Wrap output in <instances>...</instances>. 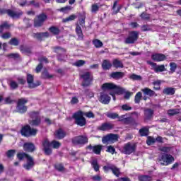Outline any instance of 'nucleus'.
<instances>
[{"mask_svg": "<svg viewBox=\"0 0 181 181\" xmlns=\"http://www.w3.org/2000/svg\"><path fill=\"white\" fill-rule=\"evenodd\" d=\"M28 116L29 118H30V119L28 120L29 124H25L21 127L20 130L21 136H24V138H31V136H36L38 132V130L36 129V127H40V124H42L40 112L35 110L30 111L28 112Z\"/></svg>", "mask_w": 181, "mask_h": 181, "instance_id": "f257e3e1", "label": "nucleus"}, {"mask_svg": "<svg viewBox=\"0 0 181 181\" xmlns=\"http://www.w3.org/2000/svg\"><path fill=\"white\" fill-rule=\"evenodd\" d=\"M101 90H103V91H111L110 93V95H112L114 101L116 100V94L117 95H121V94L125 93V90L124 88L115 85L114 83H103L101 86Z\"/></svg>", "mask_w": 181, "mask_h": 181, "instance_id": "f03ea898", "label": "nucleus"}, {"mask_svg": "<svg viewBox=\"0 0 181 181\" xmlns=\"http://www.w3.org/2000/svg\"><path fill=\"white\" fill-rule=\"evenodd\" d=\"M62 146V143L57 140H52L45 139L42 141V151L46 156H50L53 153V149H59Z\"/></svg>", "mask_w": 181, "mask_h": 181, "instance_id": "7ed1b4c3", "label": "nucleus"}, {"mask_svg": "<svg viewBox=\"0 0 181 181\" xmlns=\"http://www.w3.org/2000/svg\"><path fill=\"white\" fill-rule=\"evenodd\" d=\"M16 156L18 160H23L24 158L26 159V163L23 165L25 170H30L35 166L33 157L25 152L18 153Z\"/></svg>", "mask_w": 181, "mask_h": 181, "instance_id": "20e7f679", "label": "nucleus"}, {"mask_svg": "<svg viewBox=\"0 0 181 181\" xmlns=\"http://www.w3.org/2000/svg\"><path fill=\"white\" fill-rule=\"evenodd\" d=\"M72 118L75 119V124L78 127H84L86 124H87V120H86V117H84V112L81 110L74 113Z\"/></svg>", "mask_w": 181, "mask_h": 181, "instance_id": "39448f33", "label": "nucleus"}, {"mask_svg": "<svg viewBox=\"0 0 181 181\" xmlns=\"http://www.w3.org/2000/svg\"><path fill=\"white\" fill-rule=\"evenodd\" d=\"M29 103V100L26 98H19L17 101L16 111L19 114H25L28 112V106L26 104Z\"/></svg>", "mask_w": 181, "mask_h": 181, "instance_id": "423d86ee", "label": "nucleus"}, {"mask_svg": "<svg viewBox=\"0 0 181 181\" xmlns=\"http://www.w3.org/2000/svg\"><path fill=\"white\" fill-rule=\"evenodd\" d=\"M0 15H8L11 19H19L23 15V12H18L12 9L0 8Z\"/></svg>", "mask_w": 181, "mask_h": 181, "instance_id": "0eeeda50", "label": "nucleus"}, {"mask_svg": "<svg viewBox=\"0 0 181 181\" xmlns=\"http://www.w3.org/2000/svg\"><path fill=\"white\" fill-rule=\"evenodd\" d=\"M158 160L159 162H162L160 163L161 166H168L175 162V157L170 154L163 153L159 157Z\"/></svg>", "mask_w": 181, "mask_h": 181, "instance_id": "6e6552de", "label": "nucleus"}, {"mask_svg": "<svg viewBox=\"0 0 181 181\" xmlns=\"http://www.w3.org/2000/svg\"><path fill=\"white\" fill-rule=\"evenodd\" d=\"M119 139V135L117 134H108L104 136L102 138L103 144H106L107 145H112V144H115V142H118Z\"/></svg>", "mask_w": 181, "mask_h": 181, "instance_id": "1a4fd4ad", "label": "nucleus"}, {"mask_svg": "<svg viewBox=\"0 0 181 181\" xmlns=\"http://www.w3.org/2000/svg\"><path fill=\"white\" fill-rule=\"evenodd\" d=\"M73 145L84 146V145L88 144V137L86 135L76 136L71 139Z\"/></svg>", "mask_w": 181, "mask_h": 181, "instance_id": "9d476101", "label": "nucleus"}, {"mask_svg": "<svg viewBox=\"0 0 181 181\" xmlns=\"http://www.w3.org/2000/svg\"><path fill=\"white\" fill-rule=\"evenodd\" d=\"M103 169L105 173H108V171L111 170L116 177H119L121 175V170L114 164L107 163V165L103 166Z\"/></svg>", "mask_w": 181, "mask_h": 181, "instance_id": "9b49d317", "label": "nucleus"}, {"mask_svg": "<svg viewBox=\"0 0 181 181\" xmlns=\"http://www.w3.org/2000/svg\"><path fill=\"white\" fill-rule=\"evenodd\" d=\"M139 39V33L138 31H130L129 36L124 40L126 45H134Z\"/></svg>", "mask_w": 181, "mask_h": 181, "instance_id": "f8f14e48", "label": "nucleus"}, {"mask_svg": "<svg viewBox=\"0 0 181 181\" xmlns=\"http://www.w3.org/2000/svg\"><path fill=\"white\" fill-rule=\"evenodd\" d=\"M26 80L27 83L28 84V88H36L42 84V82L40 81H35V76L30 74H27L26 76Z\"/></svg>", "mask_w": 181, "mask_h": 181, "instance_id": "ddd939ff", "label": "nucleus"}, {"mask_svg": "<svg viewBox=\"0 0 181 181\" xmlns=\"http://www.w3.org/2000/svg\"><path fill=\"white\" fill-rule=\"evenodd\" d=\"M47 19V15L42 13L37 16V18L34 19V27L35 28H42L43 23Z\"/></svg>", "mask_w": 181, "mask_h": 181, "instance_id": "4468645a", "label": "nucleus"}, {"mask_svg": "<svg viewBox=\"0 0 181 181\" xmlns=\"http://www.w3.org/2000/svg\"><path fill=\"white\" fill-rule=\"evenodd\" d=\"M81 78H83V81L82 82L83 87H88V86L91 85L93 83V75L90 72H86L83 75H81Z\"/></svg>", "mask_w": 181, "mask_h": 181, "instance_id": "2eb2a0df", "label": "nucleus"}, {"mask_svg": "<svg viewBox=\"0 0 181 181\" xmlns=\"http://www.w3.org/2000/svg\"><path fill=\"white\" fill-rule=\"evenodd\" d=\"M136 150V146L132 145L131 143H127L122 150V152L124 155H131V153H134Z\"/></svg>", "mask_w": 181, "mask_h": 181, "instance_id": "dca6fc26", "label": "nucleus"}, {"mask_svg": "<svg viewBox=\"0 0 181 181\" xmlns=\"http://www.w3.org/2000/svg\"><path fill=\"white\" fill-rule=\"evenodd\" d=\"M24 152H27L28 153H33L36 151V146L32 142H25L23 145Z\"/></svg>", "mask_w": 181, "mask_h": 181, "instance_id": "f3484780", "label": "nucleus"}, {"mask_svg": "<svg viewBox=\"0 0 181 181\" xmlns=\"http://www.w3.org/2000/svg\"><path fill=\"white\" fill-rule=\"evenodd\" d=\"M52 49L54 53H57V54H58L59 62H63V58H62V53H66L67 50L60 46L52 47Z\"/></svg>", "mask_w": 181, "mask_h": 181, "instance_id": "a211bd4d", "label": "nucleus"}, {"mask_svg": "<svg viewBox=\"0 0 181 181\" xmlns=\"http://www.w3.org/2000/svg\"><path fill=\"white\" fill-rule=\"evenodd\" d=\"M86 149L92 151L95 155H101V151H103V145L98 144L92 146L91 144L86 146Z\"/></svg>", "mask_w": 181, "mask_h": 181, "instance_id": "6ab92c4d", "label": "nucleus"}, {"mask_svg": "<svg viewBox=\"0 0 181 181\" xmlns=\"http://www.w3.org/2000/svg\"><path fill=\"white\" fill-rule=\"evenodd\" d=\"M147 63L153 67L155 73H162V71H166V69L163 64L158 65L156 63L152 62L151 61H148Z\"/></svg>", "mask_w": 181, "mask_h": 181, "instance_id": "aec40b11", "label": "nucleus"}, {"mask_svg": "<svg viewBox=\"0 0 181 181\" xmlns=\"http://www.w3.org/2000/svg\"><path fill=\"white\" fill-rule=\"evenodd\" d=\"M115 125L110 122H104L102 123L100 126L98 127V131H111V129H114Z\"/></svg>", "mask_w": 181, "mask_h": 181, "instance_id": "412c9836", "label": "nucleus"}, {"mask_svg": "<svg viewBox=\"0 0 181 181\" xmlns=\"http://www.w3.org/2000/svg\"><path fill=\"white\" fill-rule=\"evenodd\" d=\"M99 101L102 104H110V101H111V97H110L108 94L105 93V92H101Z\"/></svg>", "mask_w": 181, "mask_h": 181, "instance_id": "4be33fe9", "label": "nucleus"}, {"mask_svg": "<svg viewBox=\"0 0 181 181\" xmlns=\"http://www.w3.org/2000/svg\"><path fill=\"white\" fill-rule=\"evenodd\" d=\"M153 62H163L166 60V55L160 53H156L151 55Z\"/></svg>", "mask_w": 181, "mask_h": 181, "instance_id": "5701e85b", "label": "nucleus"}, {"mask_svg": "<svg viewBox=\"0 0 181 181\" xmlns=\"http://www.w3.org/2000/svg\"><path fill=\"white\" fill-rule=\"evenodd\" d=\"M154 111L151 108H147L144 110V120L151 121L153 118Z\"/></svg>", "mask_w": 181, "mask_h": 181, "instance_id": "b1692460", "label": "nucleus"}, {"mask_svg": "<svg viewBox=\"0 0 181 181\" xmlns=\"http://www.w3.org/2000/svg\"><path fill=\"white\" fill-rule=\"evenodd\" d=\"M125 76V73L121 71H113L110 74L111 78L114 80H121V78H124Z\"/></svg>", "mask_w": 181, "mask_h": 181, "instance_id": "393cba45", "label": "nucleus"}, {"mask_svg": "<svg viewBox=\"0 0 181 181\" xmlns=\"http://www.w3.org/2000/svg\"><path fill=\"white\" fill-rule=\"evenodd\" d=\"M66 135H67V133L62 128L58 129L54 133V136L57 139H63Z\"/></svg>", "mask_w": 181, "mask_h": 181, "instance_id": "a878e982", "label": "nucleus"}, {"mask_svg": "<svg viewBox=\"0 0 181 181\" xmlns=\"http://www.w3.org/2000/svg\"><path fill=\"white\" fill-rule=\"evenodd\" d=\"M75 31L78 36V40H83L84 34H83V30H81V27L80 26V25L78 24L76 25Z\"/></svg>", "mask_w": 181, "mask_h": 181, "instance_id": "bb28decb", "label": "nucleus"}, {"mask_svg": "<svg viewBox=\"0 0 181 181\" xmlns=\"http://www.w3.org/2000/svg\"><path fill=\"white\" fill-rule=\"evenodd\" d=\"M176 93V88L172 87H168L163 90V94L164 95H175Z\"/></svg>", "mask_w": 181, "mask_h": 181, "instance_id": "cd10ccee", "label": "nucleus"}, {"mask_svg": "<svg viewBox=\"0 0 181 181\" xmlns=\"http://www.w3.org/2000/svg\"><path fill=\"white\" fill-rule=\"evenodd\" d=\"M49 33H52L53 36H59L60 35V28L57 26L52 25L48 28Z\"/></svg>", "mask_w": 181, "mask_h": 181, "instance_id": "c85d7f7f", "label": "nucleus"}, {"mask_svg": "<svg viewBox=\"0 0 181 181\" xmlns=\"http://www.w3.org/2000/svg\"><path fill=\"white\" fill-rule=\"evenodd\" d=\"M20 52L24 54H32V48L30 47L21 45Z\"/></svg>", "mask_w": 181, "mask_h": 181, "instance_id": "c756f323", "label": "nucleus"}, {"mask_svg": "<svg viewBox=\"0 0 181 181\" xmlns=\"http://www.w3.org/2000/svg\"><path fill=\"white\" fill-rule=\"evenodd\" d=\"M112 66L115 67V69H124V64L118 59H113Z\"/></svg>", "mask_w": 181, "mask_h": 181, "instance_id": "7c9ffc66", "label": "nucleus"}, {"mask_svg": "<svg viewBox=\"0 0 181 181\" xmlns=\"http://www.w3.org/2000/svg\"><path fill=\"white\" fill-rule=\"evenodd\" d=\"M112 67V64L108 59H104L102 63V69L104 70H110Z\"/></svg>", "mask_w": 181, "mask_h": 181, "instance_id": "2f4dec72", "label": "nucleus"}, {"mask_svg": "<svg viewBox=\"0 0 181 181\" xmlns=\"http://www.w3.org/2000/svg\"><path fill=\"white\" fill-rule=\"evenodd\" d=\"M142 93H144V95H148L149 97H153L155 94V91L152 90L149 88H144L141 89Z\"/></svg>", "mask_w": 181, "mask_h": 181, "instance_id": "473e14b6", "label": "nucleus"}, {"mask_svg": "<svg viewBox=\"0 0 181 181\" xmlns=\"http://www.w3.org/2000/svg\"><path fill=\"white\" fill-rule=\"evenodd\" d=\"M140 136H148L149 135V128L144 127L139 130Z\"/></svg>", "mask_w": 181, "mask_h": 181, "instance_id": "72a5a7b5", "label": "nucleus"}, {"mask_svg": "<svg viewBox=\"0 0 181 181\" xmlns=\"http://www.w3.org/2000/svg\"><path fill=\"white\" fill-rule=\"evenodd\" d=\"M91 166L93 168V170L95 172H99L100 171V165L98 164V160L97 159H94L90 162Z\"/></svg>", "mask_w": 181, "mask_h": 181, "instance_id": "f704fd0d", "label": "nucleus"}, {"mask_svg": "<svg viewBox=\"0 0 181 181\" xmlns=\"http://www.w3.org/2000/svg\"><path fill=\"white\" fill-rule=\"evenodd\" d=\"M16 153V150L10 149L6 152V156L8 158V159H13V158H15Z\"/></svg>", "mask_w": 181, "mask_h": 181, "instance_id": "c9c22d12", "label": "nucleus"}, {"mask_svg": "<svg viewBox=\"0 0 181 181\" xmlns=\"http://www.w3.org/2000/svg\"><path fill=\"white\" fill-rule=\"evenodd\" d=\"M139 181H152L153 178L152 176L151 175H139L138 177Z\"/></svg>", "mask_w": 181, "mask_h": 181, "instance_id": "e433bc0d", "label": "nucleus"}, {"mask_svg": "<svg viewBox=\"0 0 181 181\" xmlns=\"http://www.w3.org/2000/svg\"><path fill=\"white\" fill-rule=\"evenodd\" d=\"M177 114H180V109H170L168 110V115L170 117L177 115Z\"/></svg>", "mask_w": 181, "mask_h": 181, "instance_id": "4c0bfd02", "label": "nucleus"}, {"mask_svg": "<svg viewBox=\"0 0 181 181\" xmlns=\"http://www.w3.org/2000/svg\"><path fill=\"white\" fill-rule=\"evenodd\" d=\"M41 78H43L44 80L53 78V75H50V74H49V71H44L42 72Z\"/></svg>", "mask_w": 181, "mask_h": 181, "instance_id": "58836bf2", "label": "nucleus"}, {"mask_svg": "<svg viewBox=\"0 0 181 181\" xmlns=\"http://www.w3.org/2000/svg\"><path fill=\"white\" fill-rule=\"evenodd\" d=\"M134 122H135V119H134V118H132L131 117H126L123 120V124H125V125H132V124H134Z\"/></svg>", "mask_w": 181, "mask_h": 181, "instance_id": "ea45409f", "label": "nucleus"}, {"mask_svg": "<svg viewBox=\"0 0 181 181\" xmlns=\"http://www.w3.org/2000/svg\"><path fill=\"white\" fill-rule=\"evenodd\" d=\"M142 98V93L138 92L134 96V103L135 104H139Z\"/></svg>", "mask_w": 181, "mask_h": 181, "instance_id": "a19ab883", "label": "nucleus"}, {"mask_svg": "<svg viewBox=\"0 0 181 181\" xmlns=\"http://www.w3.org/2000/svg\"><path fill=\"white\" fill-rule=\"evenodd\" d=\"M93 44L94 45L96 49H100V47H103V42L98 39H95L93 40Z\"/></svg>", "mask_w": 181, "mask_h": 181, "instance_id": "79ce46f5", "label": "nucleus"}, {"mask_svg": "<svg viewBox=\"0 0 181 181\" xmlns=\"http://www.w3.org/2000/svg\"><path fill=\"white\" fill-rule=\"evenodd\" d=\"M8 43L11 46H19V39L13 37L9 40Z\"/></svg>", "mask_w": 181, "mask_h": 181, "instance_id": "37998d69", "label": "nucleus"}, {"mask_svg": "<svg viewBox=\"0 0 181 181\" xmlns=\"http://www.w3.org/2000/svg\"><path fill=\"white\" fill-rule=\"evenodd\" d=\"M176 69H177V64L175 62L170 63V71L173 74L176 71Z\"/></svg>", "mask_w": 181, "mask_h": 181, "instance_id": "c03bdc74", "label": "nucleus"}, {"mask_svg": "<svg viewBox=\"0 0 181 181\" xmlns=\"http://www.w3.org/2000/svg\"><path fill=\"white\" fill-rule=\"evenodd\" d=\"M11 25L8 24V22H4L1 25H0V33L4 32V29H9Z\"/></svg>", "mask_w": 181, "mask_h": 181, "instance_id": "a18cd8bd", "label": "nucleus"}, {"mask_svg": "<svg viewBox=\"0 0 181 181\" xmlns=\"http://www.w3.org/2000/svg\"><path fill=\"white\" fill-rule=\"evenodd\" d=\"M155 142H156V140L155 138H153L151 136H148L147 137V140H146L147 145H148V146L153 145V144H155Z\"/></svg>", "mask_w": 181, "mask_h": 181, "instance_id": "49530a36", "label": "nucleus"}, {"mask_svg": "<svg viewBox=\"0 0 181 181\" xmlns=\"http://www.w3.org/2000/svg\"><path fill=\"white\" fill-rule=\"evenodd\" d=\"M76 18H77V16L72 14V15L69 16V17L64 18L63 22H64V23L71 22V21H74L75 19H76Z\"/></svg>", "mask_w": 181, "mask_h": 181, "instance_id": "de8ad7c7", "label": "nucleus"}, {"mask_svg": "<svg viewBox=\"0 0 181 181\" xmlns=\"http://www.w3.org/2000/svg\"><path fill=\"white\" fill-rule=\"evenodd\" d=\"M54 168L58 172H64V166L62 163H57L54 165Z\"/></svg>", "mask_w": 181, "mask_h": 181, "instance_id": "09e8293b", "label": "nucleus"}, {"mask_svg": "<svg viewBox=\"0 0 181 181\" xmlns=\"http://www.w3.org/2000/svg\"><path fill=\"white\" fill-rule=\"evenodd\" d=\"M9 86L11 87V90H16L19 85L15 81H11L9 83Z\"/></svg>", "mask_w": 181, "mask_h": 181, "instance_id": "8fccbe9b", "label": "nucleus"}, {"mask_svg": "<svg viewBox=\"0 0 181 181\" xmlns=\"http://www.w3.org/2000/svg\"><path fill=\"white\" fill-rule=\"evenodd\" d=\"M33 37L37 39V40H40L42 42L43 37L42 36V33H36L33 34Z\"/></svg>", "mask_w": 181, "mask_h": 181, "instance_id": "3c124183", "label": "nucleus"}, {"mask_svg": "<svg viewBox=\"0 0 181 181\" xmlns=\"http://www.w3.org/2000/svg\"><path fill=\"white\" fill-rule=\"evenodd\" d=\"M84 64H86V61L79 59L74 64V66H76V67H81V66H84Z\"/></svg>", "mask_w": 181, "mask_h": 181, "instance_id": "603ef678", "label": "nucleus"}, {"mask_svg": "<svg viewBox=\"0 0 181 181\" xmlns=\"http://www.w3.org/2000/svg\"><path fill=\"white\" fill-rule=\"evenodd\" d=\"M30 5H33L35 8H40V4L39 2H36L35 0H31L29 1V4H27V6Z\"/></svg>", "mask_w": 181, "mask_h": 181, "instance_id": "864d4df0", "label": "nucleus"}, {"mask_svg": "<svg viewBox=\"0 0 181 181\" xmlns=\"http://www.w3.org/2000/svg\"><path fill=\"white\" fill-rule=\"evenodd\" d=\"M122 111H131L132 110V107L129 105L128 104H124L121 107Z\"/></svg>", "mask_w": 181, "mask_h": 181, "instance_id": "5fc2aeb1", "label": "nucleus"}, {"mask_svg": "<svg viewBox=\"0 0 181 181\" xmlns=\"http://www.w3.org/2000/svg\"><path fill=\"white\" fill-rule=\"evenodd\" d=\"M141 30L142 32H149L151 30H152V28H151V25H143L141 26Z\"/></svg>", "mask_w": 181, "mask_h": 181, "instance_id": "6e6d98bb", "label": "nucleus"}, {"mask_svg": "<svg viewBox=\"0 0 181 181\" xmlns=\"http://www.w3.org/2000/svg\"><path fill=\"white\" fill-rule=\"evenodd\" d=\"M100 11V6L97 4H93L91 6V12L92 13H97V11Z\"/></svg>", "mask_w": 181, "mask_h": 181, "instance_id": "4d7b16f0", "label": "nucleus"}, {"mask_svg": "<svg viewBox=\"0 0 181 181\" xmlns=\"http://www.w3.org/2000/svg\"><path fill=\"white\" fill-rule=\"evenodd\" d=\"M141 19H143V21H149V19H151V16H149V14L143 12L141 15H140Z\"/></svg>", "mask_w": 181, "mask_h": 181, "instance_id": "13d9d810", "label": "nucleus"}, {"mask_svg": "<svg viewBox=\"0 0 181 181\" xmlns=\"http://www.w3.org/2000/svg\"><path fill=\"white\" fill-rule=\"evenodd\" d=\"M130 78L132 80H137V81H141L142 80V76H139V75H136L135 74H132L131 76H130Z\"/></svg>", "mask_w": 181, "mask_h": 181, "instance_id": "bf43d9fd", "label": "nucleus"}, {"mask_svg": "<svg viewBox=\"0 0 181 181\" xmlns=\"http://www.w3.org/2000/svg\"><path fill=\"white\" fill-rule=\"evenodd\" d=\"M106 152H108L109 153L114 155V153H115V148H114V146H109L107 148Z\"/></svg>", "mask_w": 181, "mask_h": 181, "instance_id": "052dcab7", "label": "nucleus"}, {"mask_svg": "<svg viewBox=\"0 0 181 181\" xmlns=\"http://www.w3.org/2000/svg\"><path fill=\"white\" fill-rule=\"evenodd\" d=\"M8 57H10V59H19L20 55L18 53H11V54H8L7 55Z\"/></svg>", "mask_w": 181, "mask_h": 181, "instance_id": "680f3d73", "label": "nucleus"}, {"mask_svg": "<svg viewBox=\"0 0 181 181\" xmlns=\"http://www.w3.org/2000/svg\"><path fill=\"white\" fill-rule=\"evenodd\" d=\"M67 11H71V6H66L65 7H62L59 9V11L63 12L64 13H66V12H67Z\"/></svg>", "mask_w": 181, "mask_h": 181, "instance_id": "e2e57ef3", "label": "nucleus"}, {"mask_svg": "<svg viewBox=\"0 0 181 181\" xmlns=\"http://www.w3.org/2000/svg\"><path fill=\"white\" fill-rule=\"evenodd\" d=\"M79 25H81V26L86 25V14L81 16V19L79 20Z\"/></svg>", "mask_w": 181, "mask_h": 181, "instance_id": "0e129e2a", "label": "nucleus"}, {"mask_svg": "<svg viewBox=\"0 0 181 181\" xmlns=\"http://www.w3.org/2000/svg\"><path fill=\"white\" fill-rule=\"evenodd\" d=\"M107 118H110L111 119H116V118H118V114L117 113H109L107 115Z\"/></svg>", "mask_w": 181, "mask_h": 181, "instance_id": "69168bd1", "label": "nucleus"}, {"mask_svg": "<svg viewBox=\"0 0 181 181\" xmlns=\"http://www.w3.org/2000/svg\"><path fill=\"white\" fill-rule=\"evenodd\" d=\"M85 94L87 95L89 98H93L94 97V93L90 91L88 89L85 90Z\"/></svg>", "mask_w": 181, "mask_h": 181, "instance_id": "338daca9", "label": "nucleus"}, {"mask_svg": "<svg viewBox=\"0 0 181 181\" xmlns=\"http://www.w3.org/2000/svg\"><path fill=\"white\" fill-rule=\"evenodd\" d=\"M11 36V33L6 32L2 34L1 37L2 39H4L5 40H6V39H10Z\"/></svg>", "mask_w": 181, "mask_h": 181, "instance_id": "774afa93", "label": "nucleus"}]
</instances>
